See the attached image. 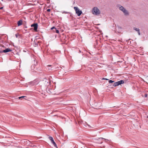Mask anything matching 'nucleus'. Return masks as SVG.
<instances>
[{
  "label": "nucleus",
  "mask_w": 148,
  "mask_h": 148,
  "mask_svg": "<svg viewBox=\"0 0 148 148\" xmlns=\"http://www.w3.org/2000/svg\"><path fill=\"white\" fill-rule=\"evenodd\" d=\"M92 13L97 15L99 14L100 13V10L96 7H94L92 10Z\"/></svg>",
  "instance_id": "2"
},
{
  "label": "nucleus",
  "mask_w": 148,
  "mask_h": 148,
  "mask_svg": "<svg viewBox=\"0 0 148 148\" xmlns=\"http://www.w3.org/2000/svg\"><path fill=\"white\" fill-rule=\"evenodd\" d=\"M38 71V69L36 67H35L34 69H33V71H32L33 72H37Z\"/></svg>",
  "instance_id": "16"
},
{
  "label": "nucleus",
  "mask_w": 148,
  "mask_h": 148,
  "mask_svg": "<svg viewBox=\"0 0 148 148\" xmlns=\"http://www.w3.org/2000/svg\"><path fill=\"white\" fill-rule=\"evenodd\" d=\"M79 51H80V52H81V51L80 50H79Z\"/></svg>",
  "instance_id": "34"
},
{
  "label": "nucleus",
  "mask_w": 148,
  "mask_h": 148,
  "mask_svg": "<svg viewBox=\"0 0 148 148\" xmlns=\"http://www.w3.org/2000/svg\"><path fill=\"white\" fill-rule=\"evenodd\" d=\"M102 79V80H109L108 79L106 78H103Z\"/></svg>",
  "instance_id": "20"
},
{
  "label": "nucleus",
  "mask_w": 148,
  "mask_h": 148,
  "mask_svg": "<svg viewBox=\"0 0 148 148\" xmlns=\"http://www.w3.org/2000/svg\"><path fill=\"white\" fill-rule=\"evenodd\" d=\"M15 36H16V38H17L18 37V34H16L15 35Z\"/></svg>",
  "instance_id": "26"
},
{
  "label": "nucleus",
  "mask_w": 148,
  "mask_h": 148,
  "mask_svg": "<svg viewBox=\"0 0 148 148\" xmlns=\"http://www.w3.org/2000/svg\"><path fill=\"white\" fill-rule=\"evenodd\" d=\"M3 35H2V36H1V43H2L3 44H4V43H5V41L2 40V39L3 38ZM0 46H1V47H4V46L3 45H2L1 44Z\"/></svg>",
  "instance_id": "9"
},
{
  "label": "nucleus",
  "mask_w": 148,
  "mask_h": 148,
  "mask_svg": "<svg viewBox=\"0 0 148 148\" xmlns=\"http://www.w3.org/2000/svg\"><path fill=\"white\" fill-rule=\"evenodd\" d=\"M27 98L26 96H22L21 97H18V98L19 99H20L21 98H23L25 99L26 98Z\"/></svg>",
  "instance_id": "14"
},
{
  "label": "nucleus",
  "mask_w": 148,
  "mask_h": 148,
  "mask_svg": "<svg viewBox=\"0 0 148 148\" xmlns=\"http://www.w3.org/2000/svg\"><path fill=\"white\" fill-rule=\"evenodd\" d=\"M27 28V27L26 26H25L24 27V29Z\"/></svg>",
  "instance_id": "30"
},
{
  "label": "nucleus",
  "mask_w": 148,
  "mask_h": 148,
  "mask_svg": "<svg viewBox=\"0 0 148 148\" xmlns=\"http://www.w3.org/2000/svg\"><path fill=\"white\" fill-rule=\"evenodd\" d=\"M69 13L67 12H66L65 11H64L63 12H62V13H66V14H68Z\"/></svg>",
  "instance_id": "22"
},
{
  "label": "nucleus",
  "mask_w": 148,
  "mask_h": 148,
  "mask_svg": "<svg viewBox=\"0 0 148 148\" xmlns=\"http://www.w3.org/2000/svg\"><path fill=\"white\" fill-rule=\"evenodd\" d=\"M147 118H148V116H147Z\"/></svg>",
  "instance_id": "36"
},
{
  "label": "nucleus",
  "mask_w": 148,
  "mask_h": 148,
  "mask_svg": "<svg viewBox=\"0 0 148 148\" xmlns=\"http://www.w3.org/2000/svg\"><path fill=\"white\" fill-rule=\"evenodd\" d=\"M49 139L51 141V143L54 146L57 147V145L54 140L53 138L52 137L50 136L49 137Z\"/></svg>",
  "instance_id": "8"
},
{
  "label": "nucleus",
  "mask_w": 148,
  "mask_h": 148,
  "mask_svg": "<svg viewBox=\"0 0 148 148\" xmlns=\"http://www.w3.org/2000/svg\"><path fill=\"white\" fill-rule=\"evenodd\" d=\"M138 34L139 35H140V31H139V32L138 31Z\"/></svg>",
  "instance_id": "27"
},
{
  "label": "nucleus",
  "mask_w": 148,
  "mask_h": 148,
  "mask_svg": "<svg viewBox=\"0 0 148 148\" xmlns=\"http://www.w3.org/2000/svg\"><path fill=\"white\" fill-rule=\"evenodd\" d=\"M35 64H34L33 65H32L31 66V68L32 69V70H33V69H35Z\"/></svg>",
  "instance_id": "17"
},
{
  "label": "nucleus",
  "mask_w": 148,
  "mask_h": 148,
  "mask_svg": "<svg viewBox=\"0 0 148 148\" xmlns=\"http://www.w3.org/2000/svg\"><path fill=\"white\" fill-rule=\"evenodd\" d=\"M133 29L134 30H135L137 32L139 31H140V29L138 28H137L136 27H134Z\"/></svg>",
  "instance_id": "13"
},
{
  "label": "nucleus",
  "mask_w": 148,
  "mask_h": 148,
  "mask_svg": "<svg viewBox=\"0 0 148 148\" xmlns=\"http://www.w3.org/2000/svg\"><path fill=\"white\" fill-rule=\"evenodd\" d=\"M117 27L119 29H121L122 28L119 25H117Z\"/></svg>",
  "instance_id": "21"
},
{
  "label": "nucleus",
  "mask_w": 148,
  "mask_h": 148,
  "mask_svg": "<svg viewBox=\"0 0 148 148\" xmlns=\"http://www.w3.org/2000/svg\"><path fill=\"white\" fill-rule=\"evenodd\" d=\"M124 83V81L123 80H121L119 81L115 82L113 84V86L116 87Z\"/></svg>",
  "instance_id": "4"
},
{
  "label": "nucleus",
  "mask_w": 148,
  "mask_h": 148,
  "mask_svg": "<svg viewBox=\"0 0 148 148\" xmlns=\"http://www.w3.org/2000/svg\"><path fill=\"white\" fill-rule=\"evenodd\" d=\"M0 99H1H1H3L2 98H1V97Z\"/></svg>",
  "instance_id": "31"
},
{
  "label": "nucleus",
  "mask_w": 148,
  "mask_h": 148,
  "mask_svg": "<svg viewBox=\"0 0 148 148\" xmlns=\"http://www.w3.org/2000/svg\"><path fill=\"white\" fill-rule=\"evenodd\" d=\"M0 130H1V129Z\"/></svg>",
  "instance_id": "35"
},
{
  "label": "nucleus",
  "mask_w": 148,
  "mask_h": 148,
  "mask_svg": "<svg viewBox=\"0 0 148 148\" xmlns=\"http://www.w3.org/2000/svg\"><path fill=\"white\" fill-rule=\"evenodd\" d=\"M38 24L37 23H34L32 24L31 26L32 27H34V30L35 31H37L38 28Z\"/></svg>",
  "instance_id": "6"
},
{
  "label": "nucleus",
  "mask_w": 148,
  "mask_h": 148,
  "mask_svg": "<svg viewBox=\"0 0 148 148\" xmlns=\"http://www.w3.org/2000/svg\"><path fill=\"white\" fill-rule=\"evenodd\" d=\"M117 7L119 8V9L123 12L125 15L126 16L129 15V13L127 11L123 6H121L120 5L118 4L117 5Z\"/></svg>",
  "instance_id": "1"
},
{
  "label": "nucleus",
  "mask_w": 148,
  "mask_h": 148,
  "mask_svg": "<svg viewBox=\"0 0 148 148\" xmlns=\"http://www.w3.org/2000/svg\"><path fill=\"white\" fill-rule=\"evenodd\" d=\"M100 25V24H97V25Z\"/></svg>",
  "instance_id": "33"
},
{
  "label": "nucleus",
  "mask_w": 148,
  "mask_h": 148,
  "mask_svg": "<svg viewBox=\"0 0 148 148\" xmlns=\"http://www.w3.org/2000/svg\"><path fill=\"white\" fill-rule=\"evenodd\" d=\"M1 5V6L2 5L1 3V5Z\"/></svg>",
  "instance_id": "32"
},
{
  "label": "nucleus",
  "mask_w": 148,
  "mask_h": 148,
  "mask_svg": "<svg viewBox=\"0 0 148 148\" xmlns=\"http://www.w3.org/2000/svg\"><path fill=\"white\" fill-rule=\"evenodd\" d=\"M99 139H105V140H106V139L103 138H99Z\"/></svg>",
  "instance_id": "25"
},
{
  "label": "nucleus",
  "mask_w": 148,
  "mask_h": 148,
  "mask_svg": "<svg viewBox=\"0 0 148 148\" xmlns=\"http://www.w3.org/2000/svg\"><path fill=\"white\" fill-rule=\"evenodd\" d=\"M109 83L110 84H111V83H113V82H114V81H113V80H109Z\"/></svg>",
  "instance_id": "18"
},
{
  "label": "nucleus",
  "mask_w": 148,
  "mask_h": 148,
  "mask_svg": "<svg viewBox=\"0 0 148 148\" xmlns=\"http://www.w3.org/2000/svg\"><path fill=\"white\" fill-rule=\"evenodd\" d=\"M102 143H103L102 142H97V143H100V144H101Z\"/></svg>",
  "instance_id": "28"
},
{
  "label": "nucleus",
  "mask_w": 148,
  "mask_h": 148,
  "mask_svg": "<svg viewBox=\"0 0 148 148\" xmlns=\"http://www.w3.org/2000/svg\"><path fill=\"white\" fill-rule=\"evenodd\" d=\"M43 82L45 86H48L50 84V81L49 79L44 78L42 81Z\"/></svg>",
  "instance_id": "5"
},
{
  "label": "nucleus",
  "mask_w": 148,
  "mask_h": 148,
  "mask_svg": "<svg viewBox=\"0 0 148 148\" xmlns=\"http://www.w3.org/2000/svg\"><path fill=\"white\" fill-rule=\"evenodd\" d=\"M144 96L145 97H147V93H145V95H144Z\"/></svg>",
  "instance_id": "23"
},
{
  "label": "nucleus",
  "mask_w": 148,
  "mask_h": 148,
  "mask_svg": "<svg viewBox=\"0 0 148 148\" xmlns=\"http://www.w3.org/2000/svg\"><path fill=\"white\" fill-rule=\"evenodd\" d=\"M52 66L51 65H48L47 66V69H48V70L49 71H52L53 70L55 69L54 68L52 67Z\"/></svg>",
  "instance_id": "10"
},
{
  "label": "nucleus",
  "mask_w": 148,
  "mask_h": 148,
  "mask_svg": "<svg viewBox=\"0 0 148 148\" xmlns=\"http://www.w3.org/2000/svg\"><path fill=\"white\" fill-rule=\"evenodd\" d=\"M53 31L54 32H56L57 33L59 34V30L57 29L56 28L54 30H53Z\"/></svg>",
  "instance_id": "15"
},
{
  "label": "nucleus",
  "mask_w": 148,
  "mask_h": 148,
  "mask_svg": "<svg viewBox=\"0 0 148 148\" xmlns=\"http://www.w3.org/2000/svg\"><path fill=\"white\" fill-rule=\"evenodd\" d=\"M3 7H1V10H2L3 9Z\"/></svg>",
  "instance_id": "29"
},
{
  "label": "nucleus",
  "mask_w": 148,
  "mask_h": 148,
  "mask_svg": "<svg viewBox=\"0 0 148 148\" xmlns=\"http://www.w3.org/2000/svg\"><path fill=\"white\" fill-rule=\"evenodd\" d=\"M30 84H32L33 85H34L37 84H38V82L37 80L36 79H35L33 81L30 82Z\"/></svg>",
  "instance_id": "11"
},
{
  "label": "nucleus",
  "mask_w": 148,
  "mask_h": 148,
  "mask_svg": "<svg viewBox=\"0 0 148 148\" xmlns=\"http://www.w3.org/2000/svg\"><path fill=\"white\" fill-rule=\"evenodd\" d=\"M51 11V10L50 9H48L47 10V11L48 12H50Z\"/></svg>",
  "instance_id": "24"
},
{
  "label": "nucleus",
  "mask_w": 148,
  "mask_h": 148,
  "mask_svg": "<svg viewBox=\"0 0 148 148\" xmlns=\"http://www.w3.org/2000/svg\"><path fill=\"white\" fill-rule=\"evenodd\" d=\"M12 51V50L11 49H10V48H8L5 49L4 50H1V53H6L8 52H9L10 51Z\"/></svg>",
  "instance_id": "7"
},
{
  "label": "nucleus",
  "mask_w": 148,
  "mask_h": 148,
  "mask_svg": "<svg viewBox=\"0 0 148 148\" xmlns=\"http://www.w3.org/2000/svg\"><path fill=\"white\" fill-rule=\"evenodd\" d=\"M56 28L55 27V26H53L51 28V29L53 30H54Z\"/></svg>",
  "instance_id": "19"
},
{
  "label": "nucleus",
  "mask_w": 148,
  "mask_h": 148,
  "mask_svg": "<svg viewBox=\"0 0 148 148\" xmlns=\"http://www.w3.org/2000/svg\"><path fill=\"white\" fill-rule=\"evenodd\" d=\"M74 9L75 11L76 14L78 16H80L82 13V12L81 10H80L79 8L77 7H74Z\"/></svg>",
  "instance_id": "3"
},
{
  "label": "nucleus",
  "mask_w": 148,
  "mask_h": 148,
  "mask_svg": "<svg viewBox=\"0 0 148 148\" xmlns=\"http://www.w3.org/2000/svg\"><path fill=\"white\" fill-rule=\"evenodd\" d=\"M22 22L23 21L22 20H20L18 21L17 22L18 26H19L21 25L22 24Z\"/></svg>",
  "instance_id": "12"
}]
</instances>
